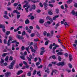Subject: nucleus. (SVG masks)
Here are the masks:
<instances>
[{"label": "nucleus", "mask_w": 77, "mask_h": 77, "mask_svg": "<svg viewBox=\"0 0 77 77\" xmlns=\"http://www.w3.org/2000/svg\"><path fill=\"white\" fill-rule=\"evenodd\" d=\"M24 2L26 3L25 5H23V8H25L26 7H27V8H25V10L26 11V12H29L28 9L30 8V5L29 4L28 5V4H29V2H27V1H24Z\"/></svg>", "instance_id": "nucleus-1"}, {"label": "nucleus", "mask_w": 77, "mask_h": 77, "mask_svg": "<svg viewBox=\"0 0 77 77\" xmlns=\"http://www.w3.org/2000/svg\"><path fill=\"white\" fill-rule=\"evenodd\" d=\"M16 37L17 38H18L19 39L22 40V42H25V41L24 40H23V39H24V38L23 36H22L20 35L19 34H17V35L16 36Z\"/></svg>", "instance_id": "nucleus-2"}, {"label": "nucleus", "mask_w": 77, "mask_h": 77, "mask_svg": "<svg viewBox=\"0 0 77 77\" xmlns=\"http://www.w3.org/2000/svg\"><path fill=\"white\" fill-rule=\"evenodd\" d=\"M66 65V63L63 61L59 62L57 64V66H64V65Z\"/></svg>", "instance_id": "nucleus-3"}, {"label": "nucleus", "mask_w": 77, "mask_h": 77, "mask_svg": "<svg viewBox=\"0 0 77 77\" xmlns=\"http://www.w3.org/2000/svg\"><path fill=\"white\" fill-rule=\"evenodd\" d=\"M75 43L76 44H73V45L74 47H75V50H77V40H75Z\"/></svg>", "instance_id": "nucleus-4"}, {"label": "nucleus", "mask_w": 77, "mask_h": 77, "mask_svg": "<svg viewBox=\"0 0 77 77\" xmlns=\"http://www.w3.org/2000/svg\"><path fill=\"white\" fill-rule=\"evenodd\" d=\"M11 74V73L10 72H7L5 74V76L6 77H8L9 75H10Z\"/></svg>", "instance_id": "nucleus-5"}, {"label": "nucleus", "mask_w": 77, "mask_h": 77, "mask_svg": "<svg viewBox=\"0 0 77 77\" xmlns=\"http://www.w3.org/2000/svg\"><path fill=\"white\" fill-rule=\"evenodd\" d=\"M39 23L41 24H43L44 23V20L42 19H40L39 21Z\"/></svg>", "instance_id": "nucleus-6"}, {"label": "nucleus", "mask_w": 77, "mask_h": 77, "mask_svg": "<svg viewBox=\"0 0 77 77\" xmlns=\"http://www.w3.org/2000/svg\"><path fill=\"white\" fill-rule=\"evenodd\" d=\"M25 24H29V23H30V21L28 19H26L25 21Z\"/></svg>", "instance_id": "nucleus-7"}, {"label": "nucleus", "mask_w": 77, "mask_h": 77, "mask_svg": "<svg viewBox=\"0 0 77 77\" xmlns=\"http://www.w3.org/2000/svg\"><path fill=\"white\" fill-rule=\"evenodd\" d=\"M21 4H19L17 6V9L18 10H21Z\"/></svg>", "instance_id": "nucleus-8"}, {"label": "nucleus", "mask_w": 77, "mask_h": 77, "mask_svg": "<svg viewBox=\"0 0 77 77\" xmlns=\"http://www.w3.org/2000/svg\"><path fill=\"white\" fill-rule=\"evenodd\" d=\"M69 60L70 61H71L72 60V55L71 54H69Z\"/></svg>", "instance_id": "nucleus-9"}, {"label": "nucleus", "mask_w": 77, "mask_h": 77, "mask_svg": "<svg viewBox=\"0 0 77 77\" xmlns=\"http://www.w3.org/2000/svg\"><path fill=\"white\" fill-rule=\"evenodd\" d=\"M57 54L58 56H60L61 55H62L63 54V52H59L57 53Z\"/></svg>", "instance_id": "nucleus-10"}, {"label": "nucleus", "mask_w": 77, "mask_h": 77, "mask_svg": "<svg viewBox=\"0 0 77 77\" xmlns=\"http://www.w3.org/2000/svg\"><path fill=\"white\" fill-rule=\"evenodd\" d=\"M23 71L21 70L17 72V75H20V74H21V73H23Z\"/></svg>", "instance_id": "nucleus-11"}, {"label": "nucleus", "mask_w": 77, "mask_h": 77, "mask_svg": "<svg viewBox=\"0 0 77 77\" xmlns=\"http://www.w3.org/2000/svg\"><path fill=\"white\" fill-rule=\"evenodd\" d=\"M37 74L38 75V76L41 77V71H38L37 72Z\"/></svg>", "instance_id": "nucleus-12"}, {"label": "nucleus", "mask_w": 77, "mask_h": 77, "mask_svg": "<svg viewBox=\"0 0 77 77\" xmlns=\"http://www.w3.org/2000/svg\"><path fill=\"white\" fill-rule=\"evenodd\" d=\"M15 60H14L13 61H12V62L11 63V65H12L13 66H14V65L15 64Z\"/></svg>", "instance_id": "nucleus-13"}, {"label": "nucleus", "mask_w": 77, "mask_h": 77, "mask_svg": "<svg viewBox=\"0 0 77 77\" xmlns=\"http://www.w3.org/2000/svg\"><path fill=\"white\" fill-rule=\"evenodd\" d=\"M14 68V67L12 65H10L9 66L8 68L9 69H12Z\"/></svg>", "instance_id": "nucleus-14"}, {"label": "nucleus", "mask_w": 77, "mask_h": 77, "mask_svg": "<svg viewBox=\"0 0 77 77\" xmlns=\"http://www.w3.org/2000/svg\"><path fill=\"white\" fill-rule=\"evenodd\" d=\"M2 31L4 33H5L6 32V29H5V26H3L2 29Z\"/></svg>", "instance_id": "nucleus-15"}, {"label": "nucleus", "mask_w": 77, "mask_h": 77, "mask_svg": "<svg viewBox=\"0 0 77 77\" xmlns=\"http://www.w3.org/2000/svg\"><path fill=\"white\" fill-rule=\"evenodd\" d=\"M72 0H69L67 1V3H68V4H70V3H72Z\"/></svg>", "instance_id": "nucleus-16"}, {"label": "nucleus", "mask_w": 77, "mask_h": 77, "mask_svg": "<svg viewBox=\"0 0 77 77\" xmlns=\"http://www.w3.org/2000/svg\"><path fill=\"white\" fill-rule=\"evenodd\" d=\"M50 41L49 40H48L47 41H46L45 43V45H47L48 44V42H49Z\"/></svg>", "instance_id": "nucleus-17"}, {"label": "nucleus", "mask_w": 77, "mask_h": 77, "mask_svg": "<svg viewBox=\"0 0 77 77\" xmlns=\"http://www.w3.org/2000/svg\"><path fill=\"white\" fill-rule=\"evenodd\" d=\"M48 14L50 15H53V13L51 11H49L48 12Z\"/></svg>", "instance_id": "nucleus-18"}, {"label": "nucleus", "mask_w": 77, "mask_h": 77, "mask_svg": "<svg viewBox=\"0 0 77 77\" xmlns=\"http://www.w3.org/2000/svg\"><path fill=\"white\" fill-rule=\"evenodd\" d=\"M54 33V31L53 30H52L51 31V36H53V34Z\"/></svg>", "instance_id": "nucleus-19"}, {"label": "nucleus", "mask_w": 77, "mask_h": 77, "mask_svg": "<svg viewBox=\"0 0 77 77\" xmlns=\"http://www.w3.org/2000/svg\"><path fill=\"white\" fill-rule=\"evenodd\" d=\"M27 76H28L29 77L30 76H31V75H32V73L30 72H28L27 74Z\"/></svg>", "instance_id": "nucleus-20"}, {"label": "nucleus", "mask_w": 77, "mask_h": 77, "mask_svg": "<svg viewBox=\"0 0 77 77\" xmlns=\"http://www.w3.org/2000/svg\"><path fill=\"white\" fill-rule=\"evenodd\" d=\"M34 46L35 50H38V48L37 47V45H34Z\"/></svg>", "instance_id": "nucleus-21"}, {"label": "nucleus", "mask_w": 77, "mask_h": 77, "mask_svg": "<svg viewBox=\"0 0 77 77\" xmlns=\"http://www.w3.org/2000/svg\"><path fill=\"white\" fill-rule=\"evenodd\" d=\"M20 57L22 59H23V60H26V58H25V57H24L23 56H20Z\"/></svg>", "instance_id": "nucleus-22"}, {"label": "nucleus", "mask_w": 77, "mask_h": 77, "mask_svg": "<svg viewBox=\"0 0 77 77\" xmlns=\"http://www.w3.org/2000/svg\"><path fill=\"white\" fill-rule=\"evenodd\" d=\"M32 9H33L34 10H35V9H36V6H35V5H32Z\"/></svg>", "instance_id": "nucleus-23"}, {"label": "nucleus", "mask_w": 77, "mask_h": 77, "mask_svg": "<svg viewBox=\"0 0 77 77\" xmlns=\"http://www.w3.org/2000/svg\"><path fill=\"white\" fill-rule=\"evenodd\" d=\"M7 54H8V53H5L3 54L2 55V57H5V56H6V55H7Z\"/></svg>", "instance_id": "nucleus-24"}, {"label": "nucleus", "mask_w": 77, "mask_h": 77, "mask_svg": "<svg viewBox=\"0 0 77 77\" xmlns=\"http://www.w3.org/2000/svg\"><path fill=\"white\" fill-rule=\"evenodd\" d=\"M58 60L60 61V62H61L62 60V57L60 56H59L58 57Z\"/></svg>", "instance_id": "nucleus-25"}, {"label": "nucleus", "mask_w": 77, "mask_h": 77, "mask_svg": "<svg viewBox=\"0 0 77 77\" xmlns=\"http://www.w3.org/2000/svg\"><path fill=\"white\" fill-rule=\"evenodd\" d=\"M27 58L28 59V61H29V62H31V61H32V59L30 58V57H27Z\"/></svg>", "instance_id": "nucleus-26"}, {"label": "nucleus", "mask_w": 77, "mask_h": 77, "mask_svg": "<svg viewBox=\"0 0 77 77\" xmlns=\"http://www.w3.org/2000/svg\"><path fill=\"white\" fill-rule=\"evenodd\" d=\"M45 51H43L40 52V55H42L44 53Z\"/></svg>", "instance_id": "nucleus-27"}, {"label": "nucleus", "mask_w": 77, "mask_h": 77, "mask_svg": "<svg viewBox=\"0 0 77 77\" xmlns=\"http://www.w3.org/2000/svg\"><path fill=\"white\" fill-rule=\"evenodd\" d=\"M26 33L25 31H23L22 32V35H23V36H24V35H26Z\"/></svg>", "instance_id": "nucleus-28"}, {"label": "nucleus", "mask_w": 77, "mask_h": 77, "mask_svg": "<svg viewBox=\"0 0 77 77\" xmlns=\"http://www.w3.org/2000/svg\"><path fill=\"white\" fill-rule=\"evenodd\" d=\"M43 5H44V6H48V4L47 3L45 2L43 3Z\"/></svg>", "instance_id": "nucleus-29"}, {"label": "nucleus", "mask_w": 77, "mask_h": 77, "mask_svg": "<svg viewBox=\"0 0 77 77\" xmlns=\"http://www.w3.org/2000/svg\"><path fill=\"white\" fill-rule=\"evenodd\" d=\"M32 15H33V13H30V14H29V15H28V18H29L30 17H31L32 16Z\"/></svg>", "instance_id": "nucleus-30"}, {"label": "nucleus", "mask_w": 77, "mask_h": 77, "mask_svg": "<svg viewBox=\"0 0 77 77\" xmlns=\"http://www.w3.org/2000/svg\"><path fill=\"white\" fill-rule=\"evenodd\" d=\"M19 30V28H17V29H14V31L15 32H18Z\"/></svg>", "instance_id": "nucleus-31"}, {"label": "nucleus", "mask_w": 77, "mask_h": 77, "mask_svg": "<svg viewBox=\"0 0 77 77\" xmlns=\"http://www.w3.org/2000/svg\"><path fill=\"white\" fill-rule=\"evenodd\" d=\"M36 70L35 69L34 70V71L33 72V75H35V74H36Z\"/></svg>", "instance_id": "nucleus-32"}, {"label": "nucleus", "mask_w": 77, "mask_h": 77, "mask_svg": "<svg viewBox=\"0 0 77 77\" xmlns=\"http://www.w3.org/2000/svg\"><path fill=\"white\" fill-rule=\"evenodd\" d=\"M25 49L26 51H29L30 50V47L28 46V47L26 48Z\"/></svg>", "instance_id": "nucleus-33"}, {"label": "nucleus", "mask_w": 77, "mask_h": 77, "mask_svg": "<svg viewBox=\"0 0 77 77\" xmlns=\"http://www.w3.org/2000/svg\"><path fill=\"white\" fill-rule=\"evenodd\" d=\"M59 9H56V13L57 14H59Z\"/></svg>", "instance_id": "nucleus-34"}, {"label": "nucleus", "mask_w": 77, "mask_h": 77, "mask_svg": "<svg viewBox=\"0 0 77 77\" xmlns=\"http://www.w3.org/2000/svg\"><path fill=\"white\" fill-rule=\"evenodd\" d=\"M52 48H53V45H52V44H51L49 46V48H50L51 50Z\"/></svg>", "instance_id": "nucleus-35"}, {"label": "nucleus", "mask_w": 77, "mask_h": 77, "mask_svg": "<svg viewBox=\"0 0 77 77\" xmlns=\"http://www.w3.org/2000/svg\"><path fill=\"white\" fill-rule=\"evenodd\" d=\"M51 57H52V59H56V56H55V55H53Z\"/></svg>", "instance_id": "nucleus-36"}, {"label": "nucleus", "mask_w": 77, "mask_h": 77, "mask_svg": "<svg viewBox=\"0 0 77 77\" xmlns=\"http://www.w3.org/2000/svg\"><path fill=\"white\" fill-rule=\"evenodd\" d=\"M5 26V25H3L2 24H0V28H3V27Z\"/></svg>", "instance_id": "nucleus-37"}, {"label": "nucleus", "mask_w": 77, "mask_h": 77, "mask_svg": "<svg viewBox=\"0 0 77 77\" xmlns=\"http://www.w3.org/2000/svg\"><path fill=\"white\" fill-rule=\"evenodd\" d=\"M18 5V3H15L13 5L14 6V7H15L17 6Z\"/></svg>", "instance_id": "nucleus-38"}, {"label": "nucleus", "mask_w": 77, "mask_h": 77, "mask_svg": "<svg viewBox=\"0 0 77 77\" xmlns=\"http://www.w3.org/2000/svg\"><path fill=\"white\" fill-rule=\"evenodd\" d=\"M9 39L8 40V41H12V39L11 36H9Z\"/></svg>", "instance_id": "nucleus-39"}, {"label": "nucleus", "mask_w": 77, "mask_h": 77, "mask_svg": "<svg viewBox=\"0 0 77 77\" xmlns=\"http://www.w3.org/2000/svg\"><path fill=\"white\" fill-rule=\"evenodd\" d=\"M10 34V31H7L6 32V34L7 35H8Z\"/></svg>", "instance_id": "nucleus-40"}, {"label": "nucleus", "mask_w": 77, "mask_h": 77, "mask_svg": "<svg viewBox=\"0 0 77 77\" xmlns=\"http://www.w3.org/2000/svg\"><path fill=\"white\" fill-rule=\"evenodd\" d=\"M36 35L38 36V37H39V38H40L41 37V36H40V35H39V34L38 33V32H36Z\"/></svg>", "instance_id": "nucleus-41"}, {"label": "nucleus", "mask_w": 77, "mask_h": 77, "mask_svg": "<svg viewBox=\"0 0 77 77\" xmlns=\"http://www.w3.org/2000/svg\"><path fill=\"white\" fill-rule=\"evenodd\" d=\"M35 35L34 33H32L31 34L30 36L31 37H34V36H35Z\"/></svg>", "instance_id": "nucleus-42"}, {"label": "nucleus", "mask_w": 77, "mask_h": 77, "mask_svg": "<svg viewBox=\"0 0 77 77\" xmlns=\"http://www.w3.org/2000/svg\"><path fill=\"white\" fill-rule=\"evenodd\" d=\"M13 58L11 56L9 59V60H13Z\"/></svg>", "instance_id": "nucleus-43"}, {"label": "nucleus", "mask_w": 77, "mask_h": 77, "mask_svg": "<svg viewBox=\"0 0 77 77\" xmlns=\"http://www.w3.org/2000/svg\"><path fill=\"white\" fill-rule=\"evenodd\" d=\"M75 11L74 10H72L71 12V13L72 14V15H75Z\"/></svg>", "instance_id": "nucleus-44"}, {"label": "nucleus", "mask_w": 77, "mask_h": 77, "mask_svg": "<svg viewBox=\"0 0 77 77\" xmlns=\"http://www.w3.org/2000/svg\"><path fill=\"white\" fill-rule=\"evenodd\" d=\"M9 58V57L8 56H7L5 58V61H7L8 60V59Z\"/></svg>", "instance_id": "nucleus-45"}, {"label": "nucleus", "mask_w": 77, "mask_h": 77, "mask_svg": "<svg viewBox=\"0 0 77 77\" xmlns=\"http://www.w3.org/2000/svg\"><path fill=\"white\" fill-rule=\"evenodd\" d=\"M43 66H42V65H40V66H37V68L38 69H39L40 68H42Z\"/></svg>", "instance_id": "nucleus-46"}, {"label": "nucleus", "mask_w": 77, "mask_h": 77, "mask_svg": "<svg viewBox=\"0 0 77 77\" xmlns=\"http://www.w3.org/2000/svg\"><path fill=\"white\" fill-rule=\"evenodd\" d=\"M3 17L4 18H6L7 19H9V17H8L7 16V15H4L3 16Z\"/></svg>", "instance_id": "nucleus-47"}, {"label": "nucleus", "mask_w": 77, "mask_h": 77, "mask_svg": "<svg viewBox=\"0 0 77 77\" xmlns=\"http://www.w3.org/2000/svg\"><path fill=\"white\" fill-rule=\"evenodd\" d=\"M69 67L70 68H72V66L70 63H69Z\"/></svg>", "instance_id": "nucleus-48"}, {"label": "nucleus", "mask_w": 77, "mask_h": 77, "mask_svg": "<svg viewBox=\"0 0 77 77\" xmlns=\"http://www.w3.org/2000/svg\"><path fill=\"white\" fill-rule=\"evenodd\" d=\"M7 45L8 46H9L11 45V43H10V41H8Z\"/></svg>", "instance_id": "nucleus-49"}, {"label": "nucleus", "mask_w": 77, "mask_h": 77, "mask_svg": "<svg viewBox=\"0 0 77 77\" xmlns=\"http://www.w3.org/2000/svg\"><path fill=\"white\" fill-rule=\"evenodd\" d=\"M35 19V17H34V16H32L30 18H29L30 20H34Z\"/></svg>", "instance_id": "nucleus-50"}, {"label": "nucleus", "mask_w": 77, "mask_h": 77, "mask_svg": "<svg viewBox=\"0 0 77 77\" xmlns=\"http://www.w3.org/2000/svg\"><path fill=\"white\" fill-rule=\"evenodd\" d=\"M39 5L40 7H43V4L41 3V2H40Z\"/></svg>", "instance_id": "nucleus-51"}, {"label": "nucleus", "mask_w": 77, "mask_h": 77, "mask_svg": "<svg viewBox=\"0 0 77 77\" xmlns=\"http://www.w3.org/2000/svg\"><path fill=\"white\" fill-rule=\"evenodd\" d=\"M51 17L49 16H47L46 17V20H49L50 19Z\"/></svg>", "instance_id": "nucleus-52"}, {"label": "nucleus", "mask_w": 77, "mask_h": 77, "mask_svg": "<svg viewBox=\"0 0 77 77\" xmlns=\"http://www.w3.org/2000/svg\"><path fill=\"white\" fill-rule=\"evenodd\" d=\"M7 41L6 40V39H5L4 40V42L5 44H7Z\"/></svg>", "instance_id": "nucleus-53"}, {"label": "nucleus", "mask_w": 77, "mask_h": 77, "mask_svg": "<svg viewBox=\"0 0 77 77\" xmlns=\"http://www.w3.org/2000/svg\"><path fill=\"white\" fill-rule=\"evenodd\" d=\"M36 12L38 13H39L41 12V10H39V9H38V10H36Z\"/></svg>", "instance_id": "nucleus-54"}, {"label": "nucleus", "mask_w": 77, "mask_h": 77, "mask_svg": "<svg viewBox=\"0 0 77 77\" xmlns=\"http://www.w3.org/2000/svg\"><path fill=\"white\" fill-rule=\"evenodd\" d=\"M29 29H30L31 30H32V29H33V26H29Z\"/></svg>", "instance_id": "nucleus-55"}, {"label": "nucleus", "mask_w": 77, "mask_h": 77, "mask_svg": "<svg viewBox=\"0 0 77 77\" xmlns=\"http://www.w3.org/2000/svg\"><path fill=\"white\" fill-rule=\"evenodd\" d=\"M52 71H54V72L55 73V74H57L56 73V72H57V70H56L54 69V70H53Z\"/></svg>", "instance_id": "nucleus-56"}, {"label": "nucleus", "mask_w": 77, "mask_h": 77, "mask_svg": "<svg viewBox=\"0 0 77 77\" xmlns=\"http://www.w3.org/2000/svg\"><path fill=\"white\" fill-rule=\"evenodd\" d=\"M21 49L22 50H24L25 49V48H24V46H22Z\"/></svg>", "instance_id": "nucleus-57"}, {"label": "nucleus", "mask_w": 77, "mask_h": 77, "mask_svg": "<svg viewBox=\"0 0 77 77\" xmlns=\"http://www.w3.org/2000/svg\"><path fill=\"white\" fill-rule=\"evenodd\" d=\"M64 55L66 57H68V54L67 53H65L64 54Z\"/></svg>", "instance_id": "nucleus-58"}, {"label": "nucleus", "mask_w": 77, "mask_h": 77, "mask_svg": "<svg viewBox=\"0 0 77 77\" xmlns=\"http://www.w3.org/2000/svg\"><path fill=\"white\" fill-rule=\"evenodd\" d=\"M23 64H24V65H27V62L26 61H23Z\"/></svg>", "instance_id": "nucleus-59"}, {"label": "nucleus", "mask_w": 77, "mask_h": 77, "mask_svg": "<svg viewBox=\"0 0 77 77\" xmlns=\"http://www.w3.org/2000/svg\"><path fill=\"white\" fill-rule=\"evenodd\" d=\"M17 10H14L13 11V14H15V13H17Z\"/></svg>", "instance_id": "nucleus-60"}, {"label": "nucleus", "mask_w": 77, "mask_h": 77, "mask_svg": "<svg viewBox=\"0 0 77 77\" xmlns=\"http://www.w3.org/2000/svg\"><path fill=\"white\" fill-rule=\"evenodd\" d=\"M56 48L55 46L53 48V50L54 52V50H56Z\"/></svg>", "instance_id": "nucleus-61"}, {"label": "nucleus", "mask_w": 77, "mask_h": 77, "mask_svg": "<svg viewBox=\"0 0 77 77\" xmlns=\"http://www.w3.org/2000/svg\"><path fill=\"white\" fill-rule=\"evenodd\" d=\"M43 34L44 36H45L47 35V32L44 31L43 32Z\"/></svg>", "instance_id": "nucleus-62"}, {"label": "nucleus", "mask_w": 77, "mask_h": 77, "mask_svg": "<svg viewBox=\"0 0 77 77\" xmlns=\"http://www.w3.org/2000/svg\"><path fill=\"white\" fill-rule=\"evenodd\" d=\"M51 36V35H50V34L49 33H47V36L49 37V36Z\"/></svg>", "instance_id": "nucleus-63"}, {"label": "nucleus", "mask_w": 77, "mask_h": 77, "mask_svg": "<svg viewBox=\"0 0 77 77\" xmlns=\"http://www.w3.org/2000/svg\"><path fill=\"white\" fill-rule=\"evenodd\" d=\"M74 6L75 8H77V3H75L74 5Z\"/></svg>", "instance_id": "nucleus-64"}]
</instances>
